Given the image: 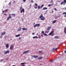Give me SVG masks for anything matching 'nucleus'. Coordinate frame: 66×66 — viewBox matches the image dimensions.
<instances>
[{"label":"nucleus","mask_w":66,"mask_h":66,"mask_svg":"<svg viewBox=\"0 0 66 66\" xmlns=\"http://www.w3.org/2000/svg\"><path fill=\"white\" fill-rule=\"evenodd\" d=\"M39 18H40L41 20H44L45 19V18L43 16V14L41 13L40 15L39 16Z\"/></svg>","instance_id":"1"},{"label":"nucleus","mask_w":66,"mask_h":66,"mask_svg":"<svg viewBox=\"0 0 66 66\" xmlns=\"http://www.w3.org/2000/svg\"><path fill=\"white\" fill-rule=\"evenodd\" d=\"M55 34H53V31H51V32L48 34L50 36H54Z\"/></svg>","instance_id":"2"},{"label":"nucleus","mask_w":66,"mask_h":66,"mask_svg":"<svg viewBox=\"0 0 66 66\" xmlns=\"http://www.w3.org/2000/svg\"><path fill=\"white\" fill-rule=\"evenodd\" d=\"M14 46L13 45H11L10 47V50H12L14 49Z\"/></svg>","instance_id":"3"},{"label":"nucleus","mask_w":66,"mask_h":66,"mask_svg":"<svg viewBox=\"0 0 66 66\" xmlns=\"http://www.w3.org/2000/svg\"><path fill=\"white\" fill-rule=\"evenodd\" d=\"M40 24H36L34 26V28H36V27H37V26L38 27H39L40 26Z\"/></svg>","instance_id":"4"},{"label":"nucleus","mask_w":66,"mask_h":66,"mask_svg":"<svg viewBox=\"0 0 66 66\" xmlns=\"http://www.w3.org/2000/svg\"><path fill=\"white\" fill-rule=\"evenodd\" d=\"M31 56L32 57H34V58H35V59H36V58H37L38 57V56L37 55H33V56Z\"/></svg>","instance_id":"5"},{"label":"nucleus","mask_w":66,"mask_h":66,"mask_svg":"<svg viewBox=\"0 0 66 66\" xmlns=\"http://www.w3.org/2000/svg\"><path fill=\"white\" fill-rule=\"evenodd\" d=\"M21 13H24V9L23 8L22 10H21L20 11Z\"/></svg>","instance_id":"6"},{"label":"nucleus","mask_w":66,"mask_h":66,"mask_svg":"<svg viewBox=\"0 0 66 66\" xmlns=\"http://www.w3.org/2000/svg\"><path fill=\"white\" fill-rule=\"evenodd\" d=\"M10 53V51L7 50L5 52L4 54H7V53Z\"/></svg>","instance_id":"7"},{"label":"nucleus","mask_w":66,"mask_h":66,"mask_svg":"<svg viewBox=\"0 0 66 66\" xmlns=\"http://www.w3.org/2000/svg\"><path fill=\"white\" fill-rule=\"evenodd\" d=\"M29 51H30V50H29L28 51H25L23 53V54H25V53H28V52H29Z\"/></svg>","instance_id":"8"},{"label":"nucleus","mask_w":66,"mask_h":66,"mask_svg":"<svg viewBox=\"0 0 66 66\" xmlns=\"http://www.w3.org/2000/svg\"><path fill=\"white\" fill-rule=\"evenodd\" d=\"M19 29H18L17 30V31L20 32L21 31V29H22V28L21 27H19Z\"/></svg>","instance_id":"9"},{"label":"nucleus","mask_w":66,"mask_h":66,"mask_svg":"<svg viewBox=\"0 0 66 66\" xmlns=\"http://www.w3.org/2000/svg\"><path fill=\"white\" fill-rule=\"evenodd\" d=\"M35 6H36V7H34L35 8V9H37V6H38V5L37 4V3H35Z\"/></svg>","instance_id":"10"},{"label":"nucleus","mask_w":66,"mask_h":66,"mask_svg":"<svg viewBox=\"0 0 66 66\" xmlns=\"http://www.w3.org/2000/svg\"><path fill=\"white\" fill-rule=\"evenodd\" d=\"M22 29L23 31H27V30H28V29L25 28L24 27L22 28Z\"/></svg>","instance_id":"11"},{"label":"nucleus","mask_w":66,"mask_h":66,"mask_svg":"<svg viewBox=\"0 0 66 66\" xmlns=\"http://www.w3.org/2000/svg\"><path fill=\"white\" fill-rule=\"evenodd\" d=\"M12 18V16H9L7 18V20H9L10 19V18Z\"/></svg>","instance_id":"12"},{"label":"nucleus","mask_w":66,"mask_h":66,"mask_svg":"<svg viewBox=\"0 0 66 66\" xmlns=\"http://www.w3.org/2000/svg\"><path fill=\"white\" fill-rule=\"evenodd\" d=\"M6 49H8V48H9V44H6Z\"/></svg>","instance_id":"13"},{"label":"nucleus","mask_w":66,"mask_h":66,"mask_svg":"<svg viewBox=\"0 0 66 66\" xmlns=\"http://www.w3.org/2000/svg\"><path fill=\"white\" fill-rule=\"evenodd\" d=\"M51 28V27H48V28H47L46 30H50Z\"/></svg>","instance_id":"14"},{"label":"nucleus","mask_w":66,"mask_h":66,"mask_svg":"<svg viewBox=\"0 0 66 66\" xmlns=\"http://www.w3.org/2000/svg\"><path fill=\"white\" fill-rule=\"evenodd\" d=\"M42 59H43V57H40L38 58V60H41Z\"/></svg>","instance_id":"15"},{"label":"nucleus","mask_w":66,"mask_h":66,"mask_svg":"<svg viewBox=\"0 0 66 66\" xmlns=\"http://www.w3.org/2000/svg\"><path fill=\"white\" fill-rule=\"evenodd\" d=\"M57 49H58V47H57L56 48H53V51H56L57 50Z\"/></svg>","instance_id":"16"},{"label":"nucleus","mask_w":66,"mask_h":66,"mask_svg":"<svg viewBox=\"0 0 66 66\" xmlns=\"http://www.w3.org/2000/svg\"><path fill=\"white\" fill-rule=\"evenodd\" d=\"M5 32H3L1 33V35H4L5 34Z\"/></svg>","instance_id":"17"},{"label":"nucleus","mask_w":66,"mask_h":66,"mask_svg":"<svg viewBox=\"0 0 66 66\" xmlns=\"http://www.w3.org/2000/svg\"><path fill=\"white\" fill-rule=\"evenodd\" d=\"M15 37H19V36H20V34H19L15 35Z\"/></svg>","instance_id":"18"},{"label":"nucleus","mask_w":66,"mask_h":66,"mask_svg":"<svg viewBox=\"0 0 66 66\" xmlns=\"http://www.w3.org/2000/svg\"><path fill=\"white\" fill-rule=\"evenodd\" d=\"M64 32L65 33V34H66V27L64 28Z\"/></svg>","instance_id":"19"},{"label":"nucleus","mask_w":66,"mask_h":66,"mask_svg":"<svg viewBox=\"0 0 66 66\" xmlns=\"http://www.w3.org/2000/svg\"><path fill=\"white\" fill-rule=\"evenodd\" d=\"M50 31V30L46 31H45V33H47V34H48V33Z\"/></svg>","instance_id":"20"},{"label":"nucleus","mask_w":66,"mask_h":66,"mask_svg":"<svg viewBox=\"0 0 66 66\" xmlns=\"http://www.w3.org/2000/svg\"><path fill=\"white\" fill-rule=\"evenodd\" d=\"M55 38L56 39H59V37L58 36H55Z\"/></svg>","instance_id":"21"},{"label":"nucleus","mask_w":66,"mask_h":66,"mask_svg":"<svg viewBox=\"0 0 66 66\" xmlns=\"http://www.w3.org/2000/svg\"><path fill=\"white\" fill-rule=\"evenodd\" d=\"M56 20H55L53 21L52 22L53 23H55V22H56V21H56Z\"/></svg>","instance_id":"22"},{"label":"nucleus","mask_w":66,"mask_h":66,"mask_svg":"<svg viewBox=\"0 0 66 66\" xmlns=\"http://www.w3.org/2000/svg\"><path fill=\"white\" fill-rule=\"evenodd\" d=\"M32 38H38V37L37 36H36L33 37Z\"/></svg>","instance_id":"23"},{"label":"nucleus","mask_w":66,"mask_h":66,"mask_svg":"<svg viewBox=\"0 0 66 66\" xmlns=\"http://www.w3.org/2000/svg\"><path fill=\"white\" fill-rule=\"evenodd\" d=\"M48 8L47 7H44L43 8V10H47Z\"/></svg>","instance_id":"24"},{"label":"nucleus","mask_w":66,"mask_h":66,"mask_svg":"<svg viewBox=\"0 0 66 66\" xmlns=\"http://www.w3.org/2000/svg\"><path fill=\"white\" fill-rule=\"evenodd\" d=\"M63 2L64 4H65L66 3V0H64Z\"/></svg>","instance_id":"25"},{"label":"nucleus","mask_w":66,"mask_h":66,"mask_svg":"<svg viewBox=\"0 0 66 66\" xmlns=\"http://www.w3.org/2000/svg\"><path fill=\"white\" fill-rule=\"evenodd\" d=\"M44 4H42L40 7V9H42V7L44 6Z\"/></svg>","instance_id":"26"},{"label":"nucleus","mask_w":66,"mask_h":66,"mask_svg":"<svg viewBox=\"0 0 66 66\" xmlns=\"http://www.w3.org/2000/svg\"><path fill=\"white\" fill-rule=\"evenodd\" d=\"M63 15H66V12H63L62 13Z\"/></svg>","instance_id":"27"},{"label":"nucleus","mask_w":66,"mask_h":66,"mask_svg":"<svg viewBox=\"0 0 66 66\" xmlns=\"http://www.w3.org/2000/svg\"><path fill=\"white\" fill-rule=\"evenodd\" d=\"M39 52L40 53H43V52L42 51H39Z\"/></svg>","instance_id":"28"},{"label":"nucleus","mask_w":66,"mask_h":66,"mask_svg":"<svg viewBox=\"0 0 66 66\" xmlns=\"http://www.w3.org/2000/svg\"><path fill=\"white\" fill-rule=\"evenodd\" d=\"M25 63H26L25 62L22 63H20V64L21 65H23V64H25Z\"/></svg>","instance_id":"29"},{"label":"nucleus","mask_w":66,"mask_h":66,"mask_svg":"<svg viewBox=\"0 0 66 66\" xmlns=\"http://www.w3.org/2000/svg\"><path fill=\"white\" fill-rule=\"evenodd\" d=\"M63 3H64V2H62L61 3V5H63Z\"/></svg>","instance_id":"30"},{"label":"nucleus","mask_w":66,"mask_h":66,"mask_svg":"<svg viewBox=\"0 0 66 66\" xmlns=\"http://www.w3.org/2000/svg\"><path fill=\"white\" fill-rule=\"evenodd\" d=\"M12 15H13V16H14V17H15L16 15V14H12Z\"/></svg>","instance_id":"31"},{"label":"nucleus","mask_w":66,"mask_h":66,"mask_svg":"<svg viewBox=\"0 0 66 66\" xmlns=\"http://www.w3.org/2000/svg\"><path fill=\"white\" fill-rule=\"evenodd\" d=\"M54 10H55V11H57V9H56V8H54Z\"/></svg>","instance_id":"32"},{"label":"nucleus","mask_w":66,"mask_h":66,"mask_svg":"<svg viewBox=\"0 0 66 66\" xmlns=\"http://www.w3.org/2000/svg\"><path fill=\"white\" fill-rule=\"evenodd\" d=\"M22 38L21 37H19V40H21Z\"/></svg>","instance_id":"33"},{"label":"nucleus","mask_w":66,"mask_h":66,"mask_svg":"<svg viewBox=\"0 0 66 66\" xmlns=\"http://www.w3.org/2000/svg\"><path fill=\"white\" fill-rule=\"evenodd\" d=\"M44 34V35H45V36H48V35L46 34Z\"/></svg>","instance_id":"34"},{"label":"nucleus","mask_w":66,"mask_h":66,"mask_svg":"<svg viewBox=\"0 0 66 66\" xmlns=\"http://www.w3.org/2000/svg\"><path fill=\"white\" fill-rule=\"evenodd\" d=\"M38 9H40V6H38Z\"/></svg>","instance_id":"35"},{"label":"nucleus","mask_w":66,"mask_h":66,"mask_svg":"<svg viewBox=\"0 0 66 66\" xmlns=\"http://www.w3.org/2000/svg\"><path fill=\"white\" fill-rule=\"evenodd\" d=\"M27 0H23V2H26V1Z\"/></svg>","instance_id":"36"},{"label":"nucleus","mask_w":66,"mask_h":66,"mask_svg":"<svg viewBox=\"0 0 66 66\" xmlns=\"http://www.w3.org/2000/svg\"><path fill=\"white\" fill-rule=\"evenodd\" d=\"M53 2V0H51V2L50 3H52V2Z\"/></svg>","instance_id":"37"},{"label":"nucleus","mask_w":66,"mask_h":66,"mask_svg":"<svg viewBox=\"0 0 66 66\" xmlns=\"http://www.w3.org/2000/svg\"><path fill=\"white\" fill-rule=\"evenodd\" d=\"M34 2L33 1V0H32L31 1V3H33Z\"/></svg>","instance_id":"38"},{"label":"nucleus","mask_w":66,"mask_h":66,"mask_svg":"<svg viewBox=\"0 0 66 66\" xmlns=\"http://www.w3.org/2000/svg\"><path fill=\"white\" fill-rule=\"evenodd\" d=\"M48 6H49V7H50V6H51V5H50V4H49L48 5Z\"/></svg>","instance_id":"39"},{"label":"nucleus","mask_w":66,"mask_h":66,"mask_svg":"<svg viewBox=\"0 0 66 66\" xmlns=\"http://www.w3.org/2000/svg\"><path fill=\"white\" fill-rule=\"evenodd\" d=\"M2 61H3V59H1L0 60V62H2Z\"/></svg>","instance_id":"40"},{"label":"nucleus","mask_w":66,"mask_h":66,"mask_svg":"<svg viewBox=\"0 0 66 66\" xmlns=\"http://www.w3.org/2000/svg\"><path fill=\"white\" fill-rule=\"evenodd\" d=\"M42 33H43V34H44V31H42Z\"/></svg>","instance_id":"41"},{"label":"nucleus","mask_w":66,"mask_h":66,"mask_svg":"<svg viewBox=\"0 0 66 66\" xmlns=\"http://www.w3.org/2000/svg\"><path fill=\"white\" fill-rule=\"evenodd\" d=\"M5 60H8V58H6V59H5Z\"/></svg>","instance_id":"42"},{"label":"nucleus","mask_w":66,"mask_h":66,"mask_svg":"<svg viewBox=\"0 0 66 66\" xmlns=\"http://www.w3.org/2000/svg\"><path fill=\"white\" fill-rule=\"evenodd\" d=\"M4 15H5V16H7V14H6V13L4 14Z\"/></svg>","instance_id":"43"},{"label":"nucleus","mask_w":66,"mask_h":66,"mask_svg":"<svg viewBox=\"0 0 66 66\" xmlns=\"http://www.w3.org/2000/svg\"><path fill=\"white\" fill-rule=\"evenodd\" d=\"M59 17H60V16H57L56 17L57 18H59Z\"/></svg>","instance_id":"44"},{"label":"nucleus","mask_w":66,"mask_h":66,"mask_svg":"<svg viewBox=\"0 0 66 66\" xmlns=\"http://www.w3.org/2000/svg\"><path fill=\"white\" fill-rule=\"evenodd\" d=\"M38 38H41V37H40V36H39L38 37Z\"/></svg>","instance_id":"45"},{"label":"nucleus","mask_w":66,"mask_h":66,"mask_svg":"<svg viewBox=\"0 0 66 66\" xmlns=\"http://www.w3.org/2000/svg\"><path fill=\"white\" fill-rule=\"evenodd\" d=\"M53 62V60H51L50 61V62Z\"/></svg>","instance_id":"46"},{"label":"nucleus","mask_w":66,"mask_h":66,"mask_svg":"<svg viewBox=\"0 0 66 66\" xmlns=\"http://www.w3.org/2000/svg\"><path fill=\"white\" fill-rule=\"evenodd\" d=\"M35 34V33H33L32 34V35H34V34Z\"/></svg>","instance_id":"47"},{"label":"nucleus","mask_w":66,"mask_h":66,"mask_svg":"<svg viewBox=\"0 0 66 66\" xmlns=\"http://www.w3.org/2000/svg\"><path fill=\"white\" fill-rule=\"evenodd\" d=\"M9 4H10V5H11V2H10L9 3Z\"/></svg>","instance_id":"48"},{"label":"nucleus","mask_w":66,"mask_h":66,"mask_svg":"<svg viewBox=\"0 0 66 66\" xmlns=\"http://www.w3.org/2000/svg\"><path fill=\"white\" fill-rule=\"evenodd\" d=\"M16 3V2H15V1H13V3Z\"/></svg>","instance_id":"49"},{"label":"nucleus","mask_w":66,"mask_h":66,"mask_svg":"<svg viewBox=\"0 0 66 66\" xmlns=\"http://www.w3.org/2000/svg\"><path fill=\"white\" fill-rule=\"evenodd\" d=\"M65 53H66V50H65V51H64V52Z\"/></svg>","instance_id":"50"},{"label":"nucleus","mask_w":66,"mask_h":66,"mask_svg":"<svg viewBox=\"0 0 66 66\" xmlns=\"http://www.w3.org/2000/svg\"><path fill=\"white\" fill-rule=\"evenodd\" d=\"M57 18L56 17H55V19H57Z\"/></svg>","instance_id":"51"},{"label":"nucleus","mask_w":66,"mask_h":66,"mask_svg":"<svg viewBox=\"0 0 66 66\" xmlns=\"http://www.w3.org/2000/svg\"><path fill=\"white\" fill-rule=\"evenodd\" d=\"M51 5H54V4H51Z\"/></svg>","instance_id":"52"},{"label":"nucleus","mask_w":66,"mask_h":66,"mask_svg":"<svg viewBox=\"0 0 66 66\" xmlns=\"http://www.w3.org/2000/svg\"><path fill=\"white\" fill-rule=\"evenodd\" d=\"M53 12H54V11L53 10H52V13H53Z\"/></svg>","instance_id":"53"},{"label":"nucleus","mask_w":66,"mask_h":66,"mask_svg":"<svg viewBox=\"0 0 66 66\" xmlns=\"http://www.w3.org/2000/svg\"><path fill=\"white\" fill-rule=\"evenodd\" d=\"M9 16H11V14H9Z\"/></svg>","instance_id":"54"},{"label":"nucleus","mask_w":66,"mask_h":66,"mask_svg":"<svg viewBox=\"0 0 66 66\" xmlns=\"http://www.w3.org/2000/svg\"><path fill=\"white\" fill-rule=\"evenodd\" d=\"M64 17H66V15H64Z\"/></svg>","instance_id":"55"},{"label":"nucleus","mask_w":66,"mask_h":66,"mask_svg":"<svg viewBox=\"0 0 66 66\" xmlns=\"http://www.w3.org/2000/svg\"><path fill=\"white\" fill-rule=\"evenodd\" d=\"M6 11V12H7V9H6L5 10Z\"/></svg>","instance_id":"56"},{"label":"nucleus","mask_w":66,"mask_h":66,"mask_svg":"<svg viewBox=\"0 0 66 66\" xmlns=\"http://www.w3.org/2000/svg\"><path fill=\"white\" fill-rule=\"evenodd\" d=\"M22 9V7H21L20 8V9Z\"/></svg>","instance_id":"57"},{"label":"nucleus","mask_w":66,"mask_h":66,"mask_svg":"<svg viewBox=\"0 0 66 66\" xmlns=\"http://www.w3.org/2000/svg\"><path fill=\"white\" fill-rule=\"evenodd\" d=\"M22 21H23V19H22Z\"/></svg>","instance_id":"58"},{"label":"nucleus","mask_w":66,"mask_h":66,"mask_svg":"<svg viewBox=\"0 0 66 66\" xmlns=\"http://www.w3.org/2000/svg\"><path fill=\"white\" fill-rule=\"evenodd\" d=\"M31 6H32V5L31 4L30 5V7H31Z\"/></svg>","instance_id":"59"},{"label":"nucleus","mask_w":66,"mask_h":66,"mask_svg":"<svg viewBox=\"0 0 66 66\" xmlns=\"http://www.w3.org/2000/svg\"><path fill=\"white\" fill-rule=\"evenodd\" d=\"M3 13H4V11H3Z\"/></svg>","instance_id":"60"},{"label":"nucleus","mask_w":66,"mask_h":66,"mask_svg":"<svg viewBox=\"0 0 66 66\" xmlns=\"http://www.w3.org/2000/svg\"><path fill=\"white\" fill-rule=\"evenodd\" d=\"M41 36H42V37L43 36V35H41Z\"/></svg>","instance_id":"61"},{"label":"nucleus","mask_w":66,"mask_h":66,"mask_svg":"<svg viewBox=\"0 0 66 66\" xmlns=\"http://www.w3.org/2000/svg\"><path fill=\"white\" fill-rule=\"evenodd\" d=\"M22 66H25V65H22Z\"/></svg>","instance_id":"62"},{"label":"nucleus","mask_w":66,"mask_h":66,"mask_svg":"<svg viewBox=\"0 0 66 66\" xmlns=\"http://www.w3.org/2000/svg\"><path fill=\"white\" fill-rule=\"evenodd\" d=\"M35 24V23H34V24Z\"/></svg>","instance_id":"63"},{"label":"nucleus","mask_w":66,"mask_h":66,"mask_svg":"<svg viewBox=\"0 0 66 66\" xmlns=\"http://www.w3.org/2000/svg\"><path fill=\"white\" fill-rule=\"evenodd\" d=\"M36 35H38V33Z\"/></svg>","instance_id":"64"}]
</instances>
